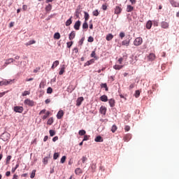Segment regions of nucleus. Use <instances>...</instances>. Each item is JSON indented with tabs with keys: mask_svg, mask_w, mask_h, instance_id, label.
<instances>
[{
	"mask_svg": "<svg viewBox=\"0 0 179 179\" xmlns=\"http://www.w3.org/2000/svg\"><path fill=\"white\" fill-rule=\"evenodd\" d=\"M143 43V39L142 38V37H137L134 41V45H135V47H139V45H142Z\"/></svg>",
	"mask_w": 179,
	"mask_h": 179,
	"instance_id": "obj_1",
	"label": "nucleus"
},
{
	"mask_svg": "<svg viewBox=\"0 0 179 179\" xmlns=\"http://www.w3.org/2000/svg\"><path fill=\"white\" fill-rule=\"evenodd\" d=\"M15 80H3L0 82V86H8V85H12V82Z\"/></svg>",
	"mask_w": 179,
	"mask_h": 179,
	"instance_id": "obj_2",
	"label": "nucleus"
},
{
	"mask_svg": "<svg viewBox=\"0 0 179 179\" xmlns=\"http://www.w3.org/2000/svg\"><path fill=\"white\" fill-rule=\"evenodd\" d=\"M148 61L152 62L156 59V55L155 53H150L149 55L147 57Z\"/></svg>",
	"mask_w": 179,
	"mask_h": 179,
	"instance_id": "obj_3",
	"label": "nucleus"
},
{
	"mask_svg": "<svg viewBox=\"0 0 179 179\" xmlns=\"http://www.w3.org/2000/svg\"><path fill=\"white\" fill-rule=\"evenodd\" d=\"M24 103V104H26L27 106H29L30 107H33V106H34V101L29 99H25Z\"/></svg>",
	"mask_w": 179,
	"mask_h": 179,
	"instance_id": "obj_4",
	"label": "nucleus"
},
{
	"mask_svg": "<svg viewBox=\"0 0 179 179\" xmlns=\"http://www.w3.org/2000/svg\"><path fill=\"white\" fill-rule=\"evenodd\" d=\"M23 110H24L23 106H15L14 107V111L15 113H23Z\"/></svg>",
	"mask_w": 179,
	"mask_h": 179,
	"instance_id": "obj_5",
	"label": "nucleus"
},
{
	"mask_svg": "<svg viewBox=\"0 0 179 179\" xmlns=\"http://www.w3.org/2000/svg\"><path fill=\"white\" fill-rule=\"evenodd\" d=\"M170 3L173 6V8H179V3L174 0H169Z\"/></svg>",
	"mask_w": 179,
	"mask_h": 179,
	"instance_id": "obj_6",
	"label": "nucleus"
},
{
	"mask_svg": "<svg viewBox=\"0 0 179 179\" xmlns=\"http://www.w3.org/2000/svg\"><path fill=\"white\" fill-rule=\"evenodd\" d=\"M131 138H132V135L128 134L124 136L123 139H124V142H129V141H131Z\"/></svg>",
	"mask_w": 179,
	"mask_h": 179,
	"instance_id": "obj_7",
	"label": "nucleus"
},
{
	"mask_svg": "<svg viewBox=\"0 0 179 179\" xmlns=\"http://www.w3.org/2000/svg\"><path fill=\"white\" fill-rule=\"evenodd\" d=\"M64 110H59L57 114V120H61L64 117Z\"/></svg>",
	"mask_w": 179,
	"mask_h": 179,
	"instance_id": "obj_8",
	"label": "nucleus"
},
{
	"mask_svg": "<svg viewBox=\"0 0 179 179\" xmlns=\"http://www.w3.org/2000/svg\"><path fill=\"white\" fill-rule=\"evenodd\" d=\"M80 24H81L80 20L76 22L74 24L75 30H79V29H80Z\"/></svg>",
	"mask_w": 179,
	"mask_h": 179,
	"instance_id": "obj_9",
	"label": "nucleus"
},
{
	"mask_svg": "<svg viewBox=\"0 0 179 179\" xmlns=\"http://www.w3.org/2000/svg\"><path fill=\"white\" fill-rule=\"evenodd\" d=\"M169 22L163 21L162 22H161V27H162V29H169Z\"/></svg>",
	"mask_w": 179,
	"mask_h": 179,
	"instance_id": "obj_10",
	"label": "nucleus"
},
{
	"mask_svg": "<svg viewBox=\"0 0 179 179\" xmlns=\"http://www.w3.org/2000/svg\"><path fill=\"white\" fill-rule=\"evenodd\" d=\"M83 100H85V99L83 96H80L78 99H77L76 106H78V107H79V106H80V104H82V102L83 101Z\"/></svg>",
	"mask_w": 179,
	"mask_h": 179,
	"instance_id": "obj_11",
	"label": "nucleus"
},
{
	"mask_svg": "<svg viewBox=\"0 0 179 179\" xmlns=\"http://www.w3.org/2000/svg\"><path fill=\"white\" fill-rule=\"evenodd\" d=\"M121 12H122V8H121V7H120V6H116L115 8V15H120V13H121Z\"/></svg>",
	"mask_w": 179,
	"mask_h": 179,
	"instance_id": "obj_12",
	"label": "nucleus"
},
{
	"mask_svg": "<svg viewBox=\"0 0 179 179\" xmlns=\"http://www.w3.org/2000/svg\"><path fill=\"white\" fill-rule=\"evenodd\" d=\"M100 113L101 114L106 115V113H107V108H106V106H101Z\"/></svg>",
	"mask_w": 179,
	"mask_h": 179,
	"instance_id": "obj_13",
	"label": "nucleus"
},
{
	"mask_svg": "<svg viewBox=\"0 0 179 179\" xmlns=\"http://www.w3.org/2000/svg\"><path fill=\"white\" fill-rule=\"evenodd\" d=\"M76 36V32L75 31H71L69 36V40H73Z\"/></svg>",
	"mask_w": 179,
	"mask_h": 179,
	"instance_id": "obj_14",
	"label": "nucleus"
},
{
	"mask_svg": "<svg viewBox=\"0 0 179 179\" xmlns=\"http://www.w3.org/2000/svg\"><path fill=\"white\" fill-rule=\"evenodd\" d=\"M130 43H131V40L126 39L122 42V45H126V47H128Z\"/></svg>",
	"mask_w": 179,
	"mask_h": 179,
	"instance_id": "obj_15",
	"label": "nucleus"
},
{
	"mask_svg": "<svg viewBox=\"0 0 179 179\" xmlns=\"http://www.w3.org/2000/svg\"><path fill=\"white\" fill-rule=\"evenodd\" d=\"M59 65V61L56 60L53 62L51 69H55V68H57V66H58Z\"/></svg>",
	"mask_w": 179,
	"mask_h": 179,
	"instance_id": "obj_16",
	"label": "nucleus"
},
{
	"mask_svg": "<svg viewBox=\"0 0 179 179\" xmlns=\"http://www.w3.org/2000/svg\"><path fill=\"white\" fill-rule=\"evenodd\" d=\"M101 101L106 102L108 101V97L106 95H103L100 97Z\"/></svg>",
	"mask_w": 179,
	"mask_h": 179,
	"instance_id": "obj_17",
	"label": "nucleus"
},
{
	"mask_svg": "<svg viewBox=\"0 0 179 179\" xmlns=\"http://www.w3.org/2000/svg\"><path fill=\"white\" fill-rule=\"evenodd\" d=\"M106 40L107 41H111L112 38H114V35L113 34H108L106 35Z\"/></svg>",
	"mask_w": 179,
	"mask_h": 179,
	"instance_id": "obj_18",
	"label": "nucleus"
},
{
	"mask_svg": "<svg viewBox=\"0 0 179 179\" xmlns=\"http://www.w3.org/2000/svg\"><path fill=\"white\" fill-rule=\"evenodd\" d=\"M12 62H15V59L13 58H10L6 60L5 65H9V64H12Z\"/></svg>",
	"mask_w": 179,
	"mask_h": 179,
	"instance_id": "obj_19",
	"label": "nucleus"
},
{
	"mask_svg": "<svg viewBox=\"0 0 179 179\" xmlns=\"http://www.w3.org/2000/svg\"><path fill=\"white\" fill-rule=\"evenodd\" d=\"M152 22L151 20L148 21L146 24V29H148V30H150V29H152Z\"/></svg>",
	"mask_w": 179,
	"mask_h": 179,
	"instance_id": "obj_20",
	"label": "nucleus"
},
{
	"mask_svg": "<svg viewBox=\"0 0 179 179\" xmlns=\"http://www.w3.org/2000/svg\"><path fill=\"white\" fill-rule=\"evenodd\" d=\"M95 142H103V137L101 136H98L94 139Z\"/></svg>",
	"mask_w": 179,
	"mask_h": 179,
	"instance_id": "obj_21",
	"label": "nucleus"
},
{
	"mask_svg": "<svg viewBox=\"0 0 179 179\" xmlns=\"http://www.w3.org/2000/svg\"><path fill=\"white\" fill-rule=\"evenodd\" d=\"M109 104L110 107H114L115 106V100L113 99H109Z\"/></svg>",
	"mask_w": 179,
	"mask_h": 179,
	"instance_id": "obj_22",
	"label": "nucleus"
},
{
	"mask_svg": "<svg viewBox=\"0 0 179 179\" xmlns=\"http://www.w3.org/2000/svg\"><path fill=\"white\" fill-rule=\"evenodd\" d=\"M65 72V65H63L62 68L60 69V71L59 72V75H64Z\"/></svg>",
	"mask_w": 179,
	"mask_h": 179,
	"instance_id": "obj_23",
	"label": "nucleus"
},
{
	"mask_svg": "<svg viewBox=\"0 0 179 179\" xmlns=\"http://www.w3.org/2000/svg\"><path fill=\"white\" fill-rule=\"evenodd\" d=\"M84 17H85V22H87V20H89L90 15H89V13H87V12H84Z\"/></svg>",
	"mask_w": 179,
	"mask_h": 179,
	"instance_id": "obj_24",
	"label": "nucleus"
},
{
	"mask_svg": "<svg viewBox=\"0 0 179 179\" xmlns=\"http://www.w3.org/2000/svg\"><path fill=\"white\" fill-rule=\"evenodd\" d=\"M101 87L104 88L106 92H108V87H107V83H101Z\"/></svg>",
	"mask_w": 179,
	"mask_h": 179,
	"instance_id": "obj_25",
	"label": "nucleus"
},
{
	"mask_svg": "<svg viewBox=\"0 0 179 179\" xmlns=\"http://www.w3.org/2000/svg\"><path fill=\"white\" fill-rule=\"evenodd\" d=\"M45 9L46 12H50L51 9H52V6L51 4H48L46 6Z\"/></svg>",
	"mask_w": 179,
	"mask_h": 179,
	"instance_id": "obj_26",
	"label": "nucleus"
},
{
	"mask_svg": "<svg viewBox=\"0 0 179 179\" xmlns=\"http://www.w3.org/2000/svg\"><path fill=\"white\" fill-rule=\"evenodd\" d=\"M134 10V6L128 5L127 7V12H132Z\"/></svg>",
	"mask_w": 179,
	"mask_h": 179,
	"instance_id": "obj_27",
	"label": "nucleus"
},
{
	"mask_svg": "<svg viewBox=\"0 0 179 179\" xmlns=\"http://www.w3.org/2000/svg\"><path fill=\"white\" fill-rule=\"evenodd\" d=\"M72 24V17H71L66 22V26H71Z\"/></svg>",
	"mask_w": 179,
	"mask_h": 179,
	"instance_id": "obj_28",
	"label": "nucleus"
},
{
	"mask_svg": "<svg viewBox=\"0 0 179 179\" xmlns=\"http://www.w3.org/2000/svg\"><path fill=\"white\" fill-rule=\"evenodd\" d=\"M54 38H55L56 40H59L61 38V35L59 34V33H55L54 34Z\"/></svg>",
	"mask_w": 179,
	"mask_h": 179,
	"instance_id": "obj_29",
	"label": "nucleus"
},
{
	"mask_svg": "<svg viewBox=\"0 0 179 179\" xmlns=\"http://www.w3.org/2000/svg\"><path fill=\"white\" fill-rule=\"evenodd\" d=\"M53 122H54V118L50 117L48 120L47 124H48V125H52Z\"/></svg>",
	"mask_w": 179,
	"mask_h": 179,
	"instance_id": "obj_30",
	"label": "nucleus"
},
{
	"mask_svg": "<svg viewBox=\"0 0 179 179\" xmlns=\"http://www.w3.org/2000/svg\"><path fill=\"white\" fill-rule=\"evenodd\" d=\"M123 68V66H121V65H118V64H116L115 66H113V69H117V70H120V69H122Z\"/></svg>",
	"mask_w": 179,
	"mask_h": 179,
	"instance_id": "obj_31",
	"label": "nucleus"
},
{
	"mask_svg": "<svg viewBox=\"0 0 179 179\" xmlns=\"http://www.w3.org/2000/svg\"><path fill=\"white\" fill-rule=\"evenodd\" d=\"M75 173H76V174H77V175L82 174V169H81L80 168H77V169L75 170Z\"/></svg>",
	"mask_w": 179,
	"mask_h": 179,
	"instance_id": "obj_32",
	"label": "nucleus"
},
{
	"mask_svg": "<svg viewBox=\"0 0 179 179\" xmlns=\"http://www.w3.org/2000/svg\"><path fill=\"white\" fill-rule=\"evenodd\" d=\"M50 117V111H47L45 115L43 116L42 120H47Z\"/></svg>",
	"mask_w": 179,
	"mask_h": 179,
	"instance_id": "obj_33",
	"label": "nucleus"
},
{
	"mask_svg": "<svg viewBox=\"0 0 179 179\" xmlns=\"http://www.w3.org/2000/svg\"><path fill=\"white\" fill-rule=\"evenodd\" d=\"M91 57L95 58V59H97V56H96V50H93L91 53Z\"/></svg>",
	"mask_w": 179,
	"mask_h": 179,
	"instance_id": "obj_34",
	"label": "nucleus"
},
{
	"mask_svg": "<svg viewBox=\"0 0 179 179\" xmlns=\"http://www.w3.org/2000/svg\"><path fill=\"white\" fill-rule=\"evenodd\" d=\"M78 134H79V135L80 136H83L86 135V131H85V130H80Z\"/></svg>",
	"mask_w": 179,
	"mask_h": 179,
	"instance_id": "obj_35",
	"label": "nucleus"
},
{
	"mask_svg": "<svg viewBox=\"0 0 179 179\" xmlns=\"http://www.w3.org/2000/svg\"><path fill=\"white\" fill-rule=\"evenodd\" d=\"M83 29H89V24H87V22L85 21V22L83 24Z\"/></svg>",
	"mask_w": 179,
	"mask_h": 179,
	"instance_id": "obj_36",
	"label": "nucleus"
},
{
	"mask_svg": "<svg viewBox=\"0 0 179 179\" xmlns=\"http://www.w3.org/2000/svg\"><path fill=\"white\" fill-rule=\"evenodd\" d=\"M18 168H19V163H17L15 165V168H12L11 173H15L16 171V169H17Z\"/></svg>",
	"mask_w": 179,
	"mask_h": 179,
	"instance_id": "obj_37",
	"label": "nucleus"
},
{
	"mask_svg": "<svg viewBox=\"0 0 179 179\" xmlns=\"http://www.w3.org/2000/svg\"><path fill=\"white\" fill-rule=\"evenodd\" d=\"M134 96L136 99H138V97H139V96H141V91L136 90L134 94Z\"/></svg>",
	"mask_w": 179,
	"mask_h": 179,
	"instance_id": "obj_38",
	"label": "nucleus"
},
{
	"mask_svg": "<svg viewBox=\"0 0 179 179\" xmlns=\"http://www.w3.org/2000/svg\"><path fill=\"white\" fill-rule=\"evenodd\" d=\"M80 9H79V8H77L76 10V17H79V15H80Z\"/></svg>",
	"mask_w": 179,
	"mask_h": 179,
	"instance_id": "obj_39",
	"label": "nucleus"
},
{
	"mask_svg": "<svg viewBox=\"0 0 179 179\" xmlns=\"http://www.w3.org/2000/svg\"><path fill=\"white\" fill-rule=\"evenodd\" d=\"M59 157V154L58 152H55L53 155L54 160H57Z\"/></svg>",
	"mask_w": 179,
	"mask_h": 179,
	"instance_id": "obj_40",
	"label": "nucleus"
},
{
	"mask_svg": "<svg viewBox=\"0 0 179 179\" xmlns=\"http://www.w3.org/2000/svg\"><path fill=\"white\" fill-rule=\"evenodd\" d=\"M32 44H36V41H29L25 45H31Z\"/></svg>",
	"mask_w": 179,
	"mask_h": 179,
	"instance_id": "obj_41",
	"label": "nucleus"
},
{
	"mask_svg": "<svg viewBox=\"0 0 179 179\" xmlns=\"http://www.w3.org/2000/svg\"><path fill=\"white\" fill-rule=\"evenodd\" d=\"M10 159H12V156L10 155H8L7 157H6V164H9L10 162Z\"/></svg>",
	"mask_w": 179,
	"mask_h": 179,
	"instance_id": "obj_42",
	"label": "nucleus"
},
{
	"mask_svg": "<svg viewBox=\"0 0 179 179\" xmlns=\"http://www.w3.org/2000/svg\"><path fill=\"white\" fill-rule=\"evenodd\" d=\"M47 93H48V94H51V93H52V88L51 87H49L47 89Z\"/></svg>",
	"mask_w": 179,
	"mask_h": 179,
	"instance_id": "obj_43",
	"label": "nucleus"
},
{
	"mask_svg": "<svg viewBox=\"0 0 179 179\" xmlns=\"http://www.w3.org/2000/svg\"><path fill=\"white\" fill-rule=\"evenodd\" d=\"M115 131H117V126L116 125H113L112 129H111V131L113 132V134H114V132H115Z\"/></svg>",
	"mask_w": 179,
	"mask_h": 179,
	"instance_id": "obj_44",
	"label": "nucleus"
},
{
	"mask_svg": "<svg viewBox=\"0 0 179 179\" xmlns=\"http://www.w3.org/2000/svg\"><path fill=\"white\" fill-rule=\"evenodd\" d=\"M34 177H36V171L35 170L32 171L31 176H30V178H34Z\"/></svg>",
	"mask_w": 179,
	"mask_h": 179,
	"instance_id": "obj_45",
	"label": "nucleus"
},
{
	"mask_svg": "<svg viewBox=\"0 0 179 179\" xmlns=\"http://www.w3.org/2000/svg\"><path fill=\"white\" fill-rule=\"evenodd\" d=\"M88 43H93L94 41V38L92 36H90L87 39Z\"/></svg>",
	"mask_w": 179,
	"mask_h": 179,
	"instance_id": "obj_46",
	"label": "nucleus"
},
{
	"mask_svg": "<svg viewBox=\"0 0 179 179\" xmlns=\"http://www.w3.org/2000/svg\"><path fill=\"white\" fill-rule=\"evenodd\" d=\"M45 83H44V82H41V83H40V85H39V87H41V88H42V89H44V87H45Z\"/></svg>",
	"mask_w": 179,
	"mask_h": 179,
	"instance_id": "obj_47",
	"label": "nucleus"
},
{
	"mask_svg": "<svg viewBox=\"0 0 179 179\" xmlns=\"http://www.w3.org/2000/svg\"><path fill=\"white\" fill-rule=\"evenodd\" d=\"M49 134L50 136H54L55 135V131L54 130H50Z\"/></svg>",
	"mask_w": 179,
	"mask_h": 179,
	"instance_id": "obj_48",
	"label": "nucleus"
},
{
	"mask_svg": "<svg viewBox=\"0 0 179 179\" xmlns=\"http://www.w3.org/2000/svg\"><path fill=\"white\" fill-rule=\"evenodd\" d=\"M92 13H93L94 16H99V15L98 10H94Z\"/></svg>",
	"mask_w": 179,
	"mask_h": 179,
	"instance_id": "obj_49",
	"label": "nucleus"
},
{
	"mask_svg": "<svg viewBox=\"0 0 179 179\" xmlns=\"http://www.w3.org/2000/svg\"><path fill=\"white\" fill-rule=\"evenodd\" d=\"M89 138H90V136L85 135L83 142H85V141H89Z\"/></svg>",
	"mask_w": 179,
	"mask_h": 179,
	"instance_id": "obj_50",
	"label": "nucleus"
},
{
	"mask_svg": "<svg viewBox=\"0 0 179 179\" xmlns=\"http://www.w3.org/2000/svg\"><path fill=\"white\" fill-rule=\"evenodd\" d=\"M81 160H82V163H85V162H87V157H86V156H83Z\"/></svg>",
	"mask_w": 179,
	"mask_h": 179,
	"instance_id": "obj_51",
	"label": "nucleus"
},
{
	"mask_svg": "<svg viewBox=\"0 0 179 179\" xmlns=\"http://www.w3.org/2000/svg\"><path fill=\"white\" fill-rule=\"evenodd\" d=\"M73 44V41H70L67 43V48H71V47H72V45Z\"/></svg>",
	"mask_w": 179,
	"mask_h": 179,
	"instance_id": "obj_52",
	"label": "nucleus"
},
{
	"mask_svg": "<svg viewBox=\"0 0 179 179\" xmlns=\"http://www.w3.org/2000/svg\"><path fill=\"white\" fill-rule=\"evenodd\" d=\"M66 160V156H63L61 159V163L64 164L65 163V161Z\"/></svg>",
	"mask_w": 179,
	"mask_h": 179,
	"instance_id": "obj_53",
	"label": "nucleus"
},
{
	"mask_svg": "<svg viewBox=\"0 0 179 179\" xmlns=\"http://www.w3.org/2000/svg\"><path fill=\"white\" fill-rule=\"evenodd\" d=\"M30 94V92L29 91H24L23 93H22V96H27Z\"/></svg>",
	"mask_w": 179,
	"mask_h": 179,
	"instance_id": "obj_54",
	"label": "nucleus"
},
{
	"mask_svg": "<svg viewBox=\"0 0 179 179\" xmlns=\"http://www.w3.org/2000/svg\"><path fill=\"white\" fill-rule=\"evenodd\" d=\"M120 37L121 38H124V37H125V33H124V32H120Z\"/></svg>",
	"mask_w": 179,
	"mask_h": 179,
	"instance_id": "obj_55",
	"label": "nucleus"
},
{
	"mask_svg": "<svg viewBox=\"0 0 179 179\" xmlns=\"http://www.w3.org/2000/svg\"><path fill=\"white\" fill-rule=\"evenodd\" d=\"M129 129H131V127L129 126H125L124 131H126V132H128Z\"/></svg>",
	"mask_w": 179,
	"mask_h": 179,
	"instance_id": "obj_56",
	"label": "nucleus"
},
{
	"mask_svg": "<svg viewBox=\"0 0 179 179\" xmlns=\"http://www.w3.org/2000/svg\"><path fill=\"white\" fill-rule=\"evenodd\" d=\"M83 41H85V38H82L80 39V41H79L80 45H83Z\"/></svg>",
	"mask_w": 179,
	"mask_h": 179,
	"instance_id": "obj_57",
	"label": "nucleus"
},
{
	"mask_svg": "<svg viewBox=\"0 0 179 179\" xmlns=\"http://www.w3.org/2000/svg\"><path fill=\"white\" fill-rule=\"evenodd\" d=\"M46 111L47 110L45 109H43V110H41V112L39 113V115H41V114H45Z\"/></svg>",
	"mask_w": 179,
	"mask_h": 179,
	"instance_id": "obj_58",
	"label": "nucleus"
},
{
	"mask_svg": "<svg viewBox=\"0 0 179 179\" xmlns=\"http://www.w3.org/2000/svg\"><path fill=\"white\" fill-rule=\"evenodd\" d=\"M102 9H103V10H107V6L106 4H103Z\"/></svg>",
	"mask_w": 179,
	"mask_h": 179,
	"instance_id": "obj_59",
	"label": "nucleus"
},
{
	"mask_svg": "<svg viewBox=\"0 0 179 179\" xmlns=\"http://www.w3.org/2000/svg\"><path fill=\"white\" fill-rule=\"evenodd\" d=\"M6 93H8V92H3L0 93V97H3L5 96Z\"/></svg>",
	"mask_w": 179,
	"mask_h": 179,
	"instance_id": "obj_60",
	"label": "nucleus"
},
{
	"mask_svg": "<svg viewBox=\"0 0 179 179\" xmlns=\"http://www.w3.org/2000/svg\"><path fill=\"white\" fill-rule=\"evenodd\" d=\"M43 163H44V164H47L48 163V158H44L43 159Z\"/></svg>",
	"mask_w": 179,
	"mask_h": 179,
	"instance_id": "obj_61",
	"label": "nucleus"
},
{
	"mask_svg": "<svg viewBox=\"0 0 179 179\" xmlns=\"http://www.w3.org/2000/svg\"><path fill=\"white\" fill-rule=\"evenodd\" d=\"M57 141H58V136H55V137L52 138V141H53V142H57Z\"/></svg>",
	"mask_w": 179,
	"mask_h": 179,
	"instance_id": "obj_62",
	"label": "nucleus"
},
{
	"mask_svg": "<svg viewBox=\"0 0 179 179\" xmlns=\"http://www.w3.org/2000/svg\"><path fill=\"white\" fill-rule=\"evenodd\" d=\"M122 61H124V59H123L122 57H120V58L118 59L119 64H122Z\"/></svg>",
	"mask_w": 179,
	"mask_h": 179,
	"instance_id": "obj_63",
	"label": "nucleus"
},
{
	"mask_svg": "<svg viewBox=\"0 0 179 179\" xmlns=\"http://www.w3.org/2000/svg\"><path fill=\"white\" fill-rule=\"evenodd\" d=\"M22 9H23V10H27V5H23L22 6Z\"/></svg>",
	"mask_w": 179,
	"mask_h": 179,
	"instance_id": "obj_64",
	"label": "nucleus"
}]
</instances>
